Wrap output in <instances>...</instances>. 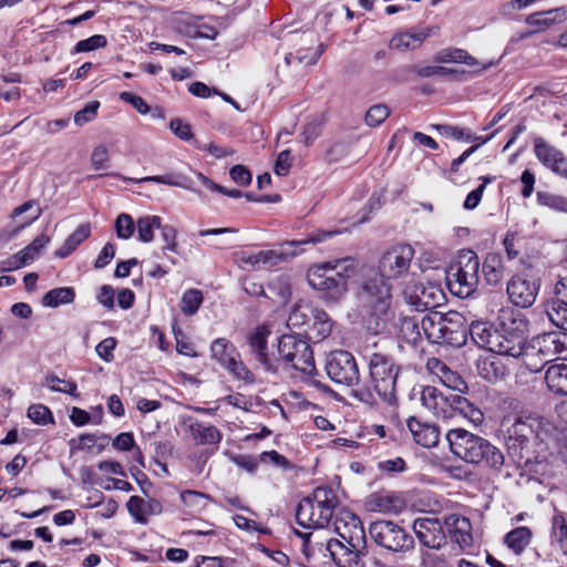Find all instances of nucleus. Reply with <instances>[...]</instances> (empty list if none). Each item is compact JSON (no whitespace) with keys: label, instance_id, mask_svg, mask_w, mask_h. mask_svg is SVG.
Segmentation results:
<instances>
[{"label":"nucleus","instance_id":"obj_34","mask_svg":"<svg viewBox=\"0 0 567 567\" xmlns=\"http://www.w3.org/2000/svg\"><path fill=\"white\" fill-rule=\"evenodd\" d=\"M312 312L313 311H311L309 306L306 303L295 305L291 308L288 318L286 319V328L289 329V333H293L295 331H302V333L306 334V329H303V327L308 323Z\"/></svg>","mask_w":567,"mask_h":567},{"label":"nucleus","instance_id":"obj_39","mask_svg":"<svg viewBox=\"0 0 567 567\" xmlns=\"http://www.w3.org/2000/svg\"><path fill=\"white\" fill-rule=\"evenodd\" d=\"M532 540V530L528 527H517L505 536L506 545L516 554L519 555L529 545Z\"/></svg>","mask_w":567,"mask_h":567},{"label":"nucleus","instance_id":"obj_15","mask_svg":"<svg viewBox=\"0 0 567 567\" xmlns=\"http://www.w3.org/2000/svg\"><path fill=\"white\" fill-rule=\"evenodd\" d=\"M404 300L416 311L431 310L439 307L445 299L443 290L433 284L411 281L403 291Z\"/></svg>","mask_w":567,"mask_h":567},{"label":"nucleus","instance_id":"obj_5","mask_svg":"<svg viewBox=\"0 0 567 567\" xmlns=\"http://www.w3.org/2000/svg\"><path fill=\"white\" fill-rule=\"evenodd\" d=\"M421 405L434 416L443 420L463 417L472 424L480 425L484 421L483 412L466 398L453 393L451 390L426 385L419 391Z\"/></svg>","mask_w":567,"mask_h":567},{"label":"nucleus","instance_id":"obj_13","mask_svg":"<svg viewBox=\"0 0 567 567\" xmlns=\"http://www.w3.org/2000/svg\"><path fill=\"white\" fill-rule=\"evenodd\" d=\"M329 378L339 384L352 386L359 383L360 374L353 355L344 350L330 353L326 364Z\"/></svg>","mask_w":567,"mask_h":567},{"label":"nucleus","instance_id":"obj_26","mask_svg":"<svg viewBox=\"0 0 567 567\" xmlns=\"http://www.w3.org/2000/svg\"><path fill=\"white\" fill-rule=\"evenodd\" d=\"M566 19L567 9L556 8L532 13L526 17L525 22L534 29L533 32H539L550 28L554 23L561 22Z\"/></svg>","mask_w":567,"mask_h":567},{"label":"nucleus","instance_id":"obj_45","mask_svg":"<svg viewBox=\"0 0 567 567\" xmlns=\"http://www.w3.org/2000/svg\"><path fill=\"white\" fill-rule=\"evenodd\" d=\"M203 293L198 289H188L182 297V311L185 315L193 316L197 312L203 303Z\"/></svg>","mask_w":567,"mask_h":567},{"label":"nucleus","instance_id":"obj_35","mask_svg":"<svg viewBox=\"0 0 567 567\" xmlns=\"http://www.w3.org/2000/svg\"><path fill=\"white\" fill-rule=\"evenodd\" d=\"M313 323L310 328V334H307L308 339H317L321 341L329 337L332 332L333 321L329 315L323 310H315L312 312Z\"/></svg>","mask_w":567,"mask_h":567},{"label":"nucleus","instance_id":"obj_38","mask_svg":"<svg viewBox=\"0 0 567 567\" xmlns=\"http://www.w3.org/2000/svg\"><path fill=\"white\" fill-rule=\"evenodd\" d=\"M470 332L472 340L480 347L492 351V339L496 334L497 330H493L486 322H473L467 328V333Z\"/></svg>","mask_w":567,"mask_h":567},{"label":"nucleus","instance_id":"obj_43","mask_svg":"<svg viewBox=\"0 0 567 567\" xmlns=\"http://www.w3.org/2000/svg\"><path fill=\"white\" fill-rule=\"evenodd\" d=\"M49 243L50 237L44 234H41L38 237H35L33 241L29 244L25 248L20 250L19 254L23 259L25 266L34 261Z\"/></svg>","mask_w":567,"mask_h":567},{"label":"nucleus","instance_id":"obj_59","mask_svg":"<svg viewBox=\"0 0 567 567\" xmlns=\"http://www.w3.org/2000/svg\"><path fill=\"white\" fill-rule=\"evenodd\" d=\"M369 504L372 511L389 513L393 509V497L389 495H372Z\"/></svg>","mask_w":567,"mask_h":567},{"label":"nucleus","instance_id":"obj_41","mask_svg":"<svg viewBox=\"0 0 567 567\" xmlns=\"http://www.w3.org/2000/svg\"><path fill=\"white\" fill-rule=\"evenodd\" d=\"M162 218L159 216H144L138 218L136 227L138 239L143 243H151L154 239V229H159Z\"/></svg>","mask_w":567,"mask_h":567},{"label":"nucleus","instance_id":"obj_28","mask_svg":"<svg viewBox=\"0 0 567 567\" xmlns=\"http://www.w3.org/2000/svg\"><path fill=\"white\" fill-rule=\"evenodd\" d=\"M547 389L555 395L567 396V364L550 365L544 375Z\"/></svg>","mask_w":567,"mask_h":567},{"label":"nucleus","instance_id":"obj_27","mask_svg":"<svg viewBox=\"0 0 567 567\" xmlns=\"http://www.w3.org/2000/svg\"><path fill=\"white\" fill-rule=\"evenodd\" d=\"M431 28H422L419 30H410L394 35L391 45L399 51L414 50L431 35Z\"/></svg>","mask_w":567,"mask_h":567},{"label":"nucleus","instance_id":"obj_49","mask_svg":"<svg viewBox=\"0 0 567 567\" xmlns=\"http://www.w3.org/2000/svg\"><path fill=\"white\" fill-rule=\"evenodd\" d=\"M28 416L37 424L45 425L54 423L50 409L43 404H32L28 409Z\"/></svg>","mask_w":567,"mask_h":567},{"label":"nucleus","instance_id":"obj_51","mask_svg":"<svg viewBox=\"0 0 567 567\" xmlns=\"http://www.w3.org/2000/svg\"><path fill=\"white\" fill-rule=\"evenodd\" d=\"M106 44H107V40H106L105 35L94 34L87 39L79 41L75 44L73 52L74 53L90 52V51L105 48Z\"/></svg>","mask_w":567,"mask_h":567},{"label":"nucleus","instance_id":"obj_24","mask_svg":"<svg viewBox=\"0 0 567 567\" xmlns=\"http://www.w3.org/2000/svg\"><path fill=\"white\" fill-rule=\"evenodd\" d=\"M444 524L452 542L456 543L461 548L472 545V525L468 518L458 514H451L445 518Z\"/></svg>","mask_w":567,"mask_h":567},{"label":"nucleus","instance_id":"obj_19","mask_svg":"<svg viewBox=\"0 0 567 567\" xmlns=\"http://www.w3.org/2000/svg\"><path fill=\"white\" fill-rule=\"evenodd\" d=\"M567 336L561 332H544L534 337L530 342L543 359L551 362L557 359H567Z\"/></svg>","mask_w":567,"mask_h":567},{"label":"nucleus","instance_id":"obj_2","mask_svg":"<svg viewBox=\"0 0 567 567\" xmlns=\"http://www.w3.org/2000/svg\"><path fill=\"white\" fill-rule=\"evenodd\" d=\"M333 530L340 539L329 538L326 549L339 567H364L367 538L360 518L348 509H340L333 520Z\"/></svg>","mask_w":567,"mask_h":567},{"label":"nucleus","instance_id":"obj_54","mask_svg":"<svg viewBox=\"0 0 567 567\" xmlns=\"http://www.w3.org/2000/svg\"><path fill=\"white\" fill-rule=\"evenodd\" d=\"M116 235L118 238L128 239L135 230L133 218L128 214H121L115 221Z\"/></svg>","mask_w":567,"mask_h":567},{"label":"nucleus","instance_id":"obj_16","mask_svg":"<svg viewBox=\"0 0 567 567\" xmlns=\"http://www.w3.org/2000/svg\"><path fill=\"white\" fill-rule=\"evenodd\" d=\"M540 288V282L534 276L517 274L507 282L509 300L517 307L528 308L534 305Z\"/></svg>","mask_w":567,"mask_h":567},{"label":"nucleus","instance_id":"obj_44","mask_svg":"<svg viewBox=\"0 0 567 567\" xmlns=\"http://www.w3.org/2000/svg\"><path fill=\"white\" fill-rule=\"evenodd\" d=\"M233 375L238 380H243L246 383H254L255 375L240 360V354L237 353L231 359H227V363L224 365Z\"/></svg>","mask_w":567,"mask_h":567},{"label":"nucleus","instance_id":"obj_55","mask_svg":"<svg viewBox=\"0 0 567 567\" xmlns=\"http://www.w3.org/2000/svg\"><path fill=\"white\" fill-rule=\"evenodd\" d=\"M100 107V102L92 101L87 103L82 110L78 111L74 114V123L78 126H83L86 123L93 121L97 115V110Z\"/></svg>","mask_w":567,"mask_h":567},{"label":"nucleus","instance_id":"obj_53","mask_svg":"<svg viewBox=\"0 0 567 567\" xmlns=\"http://www.w3.org/2000/svg\"><path fill=\"white\" fill-rule=\"evenodd\" d=\"M208 498V495L197 491H184L181 493V501L187 507L193 511H198L205 506L204 501Z\"/></svg>","mask_w":567,"mask_h":567},{"label":"nucleus","instance_id":"obj_33","mask_svg":"<svg viewBox=\"0 0 567 567\" xmlns=\"http://www.w3.org/2000/svg\"><path fill=\"white\" fill-rule=\"evenodd\" d=\"M91 235L90 224L80 225L64 241V244L55 250L58 258H66L70 256L86 238Z\"/></svg>","mask_w":567,"mask_h":567},{"label":"nucleus","instance_id":"obj_58","mask_svg":"<svg viewBox=\"0 0 567 567\" xmlns=\"http://www.w3.org/2000/svg\"><path fill=\"white\" fill-rule=\"evenodd\" d=\"M128 513L134 517L137 523L146 524L145 517V499L140 496H132L126 504Z\"/></svg>","mask_w":567,"mask_h":567},{"label":"nucleus","instance_id":"obj_8","mask_svg":"<svg viewBox=\"0 0 567 567\" xmlns=\"http://www.w3.org/2000/svg\"><path fill=\"white\" fill-rule=\"evenodd\" d=\"M308 340L307 334L302 331L286 332V363L289 362L298 373L291 375V378H299L305 388L319 386L320 383L312 379L317 370Z\"/></svg>","mask_w":567,"mask_h":567},{"label":"nucleus","instance_id":"obj_4","mask_svg":"<svg viewBox=\"0 0 567 567\" xmlns=\"http://www.w3.org/2000/svg\"><path fill=\"white\" fill-rule=\"evenodd\" d=\"M445 439L453 455L466 463L475 465L484 463L497 473H501L506 465L505 456L498 447L463 427L449 430Z\"/></svg>","mask_w":567,"mask_h":567},{"label":"nucleus","instance_id":"obj_22","mask_svg":"<svg viewBox=\"0 0 567 567\" xmlns=\"http://www.w3.org/2000/svg\"><path fill=\"white\" fill-rule=\"evenodd\" d=\"M536 157L551 171L567 177V158L556 147L549 145L543 137L534 140Z\"/></svg>","mask_w":567,"mask_h":567},{"label":"nucleus","instance_id":"obj_31","mask_svg":"<svg viewBox=\"0 0 567 567\" xmlns=\"http://www.w3.org/2000/svg\"><path fill=\"white\" fill-rule=\"evenodd\" d=\"M309 393L301 390L291 389L289 391V400H286L288 405V413L290 415H311V411L317 409V405L309 400Z\"/></svg>","mask_w":567,"mask_h":567},{"label":"nucleus","instance_id":"obj_57","mask_svg":"<svg viewBox=\"0 0 567 567\" xmlns=\"http://www.w3.org/2000/svg\"><path fill=\"white\" fill-rule=\"evenodd\" d=\"M110 153L104 145H97L91 154V166L94 171H102L109 167Z\"/></svg>","mask_w":567,"mask_h":567},{"label":"nucleus","instance_id":"obj_52","mask_svg":"<svg viewBox=\"0 0 567 567\" xmlns=\"http://www.w3.org/2000/svg\"><path fill=\"white\" fill-rule=\"evenodd\" d=\"M320 54L321 52L312 48L301 49L298 50L296 53H290L289 58L286 56V64H290L291 60H296L300 64L313 65L319 60Z\"/></svg>","mask_w":567,"mask_h":567},{"label":"nucleus","instance_id":"obj_46","mask_svg":"<svg viewBox=\"0 0 567 567\" xmlns=\"http://www.w3.org/2000/svg\"><path fill=\"white\" fill-rule=\"evenodd\" d=\"M47 384L54 392L68 393L74 398L80 396L78 385L75 382L61 380L59 377L54 374H50L47 377Z\"/></svg>","mask_w":567,"mask_h":567},{"label":"nucleus","instance_id":"obj_56","mask_svg":"<svg viewBox=\"0 0 567 567\" xmlns=\"http://www.w3.org/2000/svg\"><path fill=\"white\" fill-rule=\"evenodd\" d=\"M389 115L390 111L386 105H373L368 110L365 114V122L369 126H378L383 123Z\"/></svg>","mask_w":567,"mask_h":567},{"label":"nucleus","instance_id":"obj_63","mask_svg":"<svg viewBox=\"0 0 567 567\" xmlns=\"http://www.w3.org/2000/svg\"><path fill=\"white\" fill-rule=\"evenodd\" d=\"M120 99L124 102L130 103L138 113L147 114L150 112V106L145 102V100L138 95H135L130 92H122L120 94Z\"/></svg>","mask_w":567,"mask_h":567},{"label":"nucleus","instance_id":"obj_6","mask_svg":"<svg viewBox=\"0 0 567 567\" xmlns=\"http://www.w3.org/2000/svg\"><path fill=\"white\" fill-rule=\"evenodd\" d=\"M421 328L431 343L462 347L467 340L466 319L457 311H429L421 318Z\"/></svg>","mask_w":567,"mask_h":567},{"label":"nucleus","instance_id":"obj_18","mask_svg":"<svg viewBox=\"0 0 567 567\" xmlns=\"http://www.w3.org/2000/svg\"><path fill=\"white\" fill-rule=\"evenodd\" d=\"M546 315L554 326L567 332V275L555 282L546 303Z\"/></svg>","mask_w":567,"mask_h":567},{"label":"nucleus","instance_id":"obj_23","mask_svg":"<svg viewBox=\"0 0 567 567\" xmlns=\"http://www.w3.org/2000/svg\"><path fill=\"white\" fill-rule=\"evenodd\" d=\"M406 425L416 444L425 449H432L439 444L441 431L435 423L423 422L415 416H411L408 419Z\"/></svg>","mask_w":567,"mask_h":567},{"label":"nucleus","instance_id":"obj_9","mask_svg":"<svg viewBox=\"0 0 567 567\" xmlns=\"http://www.w3.org/2000/svg\"><path fill=\"white\" fill-rule=\"evenodd\" d=\"M480 258L473 250H462L447 272V285L460 298L471 297L480 284Z\"/></svg>","mask_w":567,"mask_h":567},{"label":"nucleus","instance_id":"obj_12","mask_svg":"<svg viewBox=\"0 0 567 567\" xmlns=\"http://www.w3.org/2000/svg\"><path fill=\"white\" fill-rule=\"evenodd\" d=\"M369 534L377 545L394 553L408 551L414 546L413 537L392 520L371 523Z\"/></svg>","mask_w":567,"mask_h":567},{"label":"nucleus","instance_id":"obj_64","mask_svg":"<svg viewBox=\"0 0 567 567\" xmlns=\"http://www.w3.org/2000/svg\"><path fill=\"white\" fill-rule=\"evenodd\" d=\"M229 559L217 556H197L195 558V567H228Z\"/></svg>","mask_w":567,"mask_h":567},{"label":"nucleus","instance_id":"obj_14","mask_svg":"<svg viewBox=\"0 0 567 567\" xmlns=\"http://www.w3.org/2000/svg\"><path fill=\"white\" fill-rule=\"evenodd\" d=\"M271 331L267 324H262L258 327L248 337V344L251 353L257 358V360L266 368L268 371H278L282 355L280 344L284 339V336L277 337V350L268 351L267 338L270 336Z\"/></svg>","mask_w":567,"mask_h":567},{"label":"nucleus","instance_id":"obj_10","mask_svg":"<svg viewBox=\"0 0 567 567\" xmlns=\"http://www.w3.org/2000/svg\"><path fill=\"white\" fill-rule=\"evenodd\" d=\"M369 372L371 384L380 399L389 405L395 404L400 368L393 359L381 353H372L369 358Z\"/></svg>","mask_w":567,"mask_h":567},{"label":"nucleus","instance_id":"obj_47","mask_svg":"<svg viewBox=\"0 0 567 567\" xmlns=\"http://www.w3.org/2000/svg\"><path fill=\"white\" fill-rule=\"evenodd\" d=\"M161 238L165 243L162 248L164 255L167 252H178V244H177V229L173 225H161Z\"/></svg>","mask_w":567,"mask_h":567},{"label":"nucleus","instance_id":"obj_21","mask_svg":"<svg viewBox=\"0 0 567 567\" xmlns=\"http://www.w3.org/2000/svg\"><path fill=\"white\" fill-rule=\"evenodd\" d=\"M413 530L420 543L429 548H440L445 544V532L436 518H417L414 520Z\"/></svg>","mask_w":567,"mask_h":567},{"label":"nucleus","instance_id":"obj_42","mask_svg":"<svg viewBox=\"0 0 567 567\" xmlns=\"http://www.w3.org/2000/svg\"><path fill=\"white\" fill-rule=\"evenodd\" d=\"M212 357L217 360L223 367L227 363V359L235 357L238 351L225 338L216 339L210 346Z\"/></svg>","mask_w":567,"mask_h":567},{"label":"nucleus","instance_id":"obj_62","mask_svg":"<svg viewBox=\"0 0 567 567\" xmlns=\"http://www.w3.org/2000/svg\"><path fill=\"white\" fill-rule=\"evenodd\" d=\"M229 175L231 179L239 186H247L251 183L252 176L248 168L244 165H235L230 168Z\"/></svg>","mask_w":567,"mask_h":567},{"label":"nucleus","instance_id":"obj_32","mask_svg":"<svg viewBox=\"0 0 567 567\" xmlns=\"http://www.w3.org/2000/svg\"><path fill=\"white\" fill-rule=\"evenodd\" d=\"M476 370L480 377L492 383L502 380L505 374L503 364L495 355L480 358Z\"/></svg>","mask_w":567,"mask_h":567},{"label":"nucleus","instance_id":"obj_20","mask_svg":"<svg viewBox=\"0 0 567 567\" xmlns=\"http://www.w3.org/2000/svg\"><path fill=\"white\" fill-rule=\"evenodd\" d=\"M234 260L244 270L261 268L270 270L284 261V254L274 250H261L251 254L243 250L234 255Z\"/></svg>","mask_w":567,"mask_h":567},{"label":"nucleus","instance_id":"obj_11","mask_svg":"<svg viewBox=\"0 0 567 567\" xmlns=\"http://www.w3.org/2000/svg\"><path fill=\"white\" fill-rule=\"evenodd\" d=\"M538 424V421L534 417L517 416L514 420L509 417L503 420L502 426L505 427L506 432L505 441L508 456L514 463L519 465L524 458H526V463L529 461L526 453L529 440Z\"/></svg>","mask_w":567,"mask_h":567},{"label":"nucleus","instance_id":"obj_60","mask_svg":"<svg viewBox=\"0 0 567 567\" xmlns=\"http://www.w3.org/2000/svg\"><path fill=\"white\" fill-rule=\"evenodd\" d=\"M116 347V340L113 337L105 338L95 348L97 355L105 362L113 360V350Z\"/></svg>","mask_w":567,"mask_h":567},{"label":"nucleus","instance_id":"obj_30","mask_svg":"<svg viewBox=\"0 0 567 567\" xmlns=\"http://www.w3.org/2000/svg\"><path fill=\"white\" fill-rule=\"evenodd\" d=\"M312 537V533H301L295 528H292L288 535V538L291 543H299L300 549L307 557L315 555L316 550L321 553L324 557L327 556V554L329 555V551L326 549L327 542L323 543L318 539L313 542L311 539Z\"/></svg>","mask_w":567,"mask_h":567},{"label":"nucleus","instance_id":"obj_17","mask_svg":"<svg viewBox=\"0 0 567 567\" xmlns=\"http://www.w3.org/2000/svg\"><path fill=\"white\" fill-rule=\"evenodd\" d=\"M512 324L515 327L511 328L506 323H502V328L497 330L494 339H492L491 352L518 359L522 349H524L525 337L519 324H516V320H513Z\"/></svg>","mask_w":567,"mask_h":567},{"label":"nucleus","instance_id":"obj_3","mask_svg":"<svg viewBox=\"0 0 567 567\" xmlns=\"http://www.w3.org/2000/svg\"><path fill=\"white\" fill-rule=\"evenodd\" d=\"M372 268L353 257L336 258L311 266L307 280L326 300L339 301L348 291V281L354 276L367 277Z\"/></svg>","mask_w":567,"mask_h":567},{"label":"nucleus","instance_id":"obj_37","mask_svg":"<svg viewBox=\"0 0 567 567\" xmlns=\"http://www.w3.org/2000/svg\"><path fill=\"white\" fill-rule=\"evenodd\" d=\"M399 329L402 338L412 344L419 343L424 337L421 328V318L416 316L402 318Z\"/></svg>","mask_w":567,"mask_h":567},{"label":"nucleus","instance_id":"obj_25","mask_svg":"<svg viewBox=\"0 0 567 567\" xmlns=\"http://www.w3.org/2000/svg\"><path fill=\"white\" fill-rule=\"evenodd\" d=\"M187 431L192 440L199 445H218L223 439L221 432L212 424H205L197 420H189Z\"/></svg>","mask_w":567,"mask_h":567},{"label":"nucleus","instance_id":"obj_48","mask_svg":"<svg viewBox=\"0 0 567 567\" xmlns=\"http://www.w3.org/2000/svg\"><path fill=\"white\" fill-rule=\"evenodd\" d=\"M553 537L560 551L567 555V524L560 516H555L553 519Z\"/></svg>","mask_w":567,"mask_h":567},{"label":"nucleus","instance_id":"obj_29","mask_svg":"<svg viewBox=\"0 0 567 567\" xmlns=\"http://www.w3.org/2000/svg\"><path fill=\"white\" fill-rule=\"evenodd\" d=\"M504 272L503 257L497 252H488L482 265L484 280L491 286H496L503 280Z\"/></svg>","mask_w":567,"mask_h":567},{"label":"nucleus","instance_id":"obj_7","mask_svg":"<svg viewBox=\"0 0 567 567\" xmlns=\"http://www.w3.org/2000/svg\"><path fill=\"white\" fill-rule=\"evenodd\" d=\"M339 506L337 493L330 487H317L311 496L297 506V523L305 528H324Z\"/></svg>","mask_w":567,"mask_h":567},{"label":"nucleus","instance_id":"obj_40","mask_svg":"<svg viewBox=\"0 0 567 567\" xmlns=\"http://www.w3.org/2000/svg\"><path fill=\"white\" fill-rule=\"evenodd\" d=\"M75 292L71 287L54 288L43 296L42 303L45 307L55 308L60 305L73 302Z\"/></svg>","mask_w":567,"mask_h":567},{"label":"nucleus","instance_id":"obj_36","mask_svg":"<svg viewBox=\"0 0 567 567\" xmlns=\"http://www.w3.org/2000/svg\"><path fill=\"white\" fill-rule=\"evenodd\" d=\"M519 359L522 360V369L529 371L532 374L539 373L545 364L549 363L547 359H543L539 355L536 348H534L533 343L529 342L527 346L524 344V349H522V354H519Z\"/></svg>","mask_w":567,"mask_h":567},{"label":"nucleus","instance_id":"obj_50","mask_svg":"<svg viewBox=\"0 0 567 567\" xmlns=\"http://www.w3.org/2000/svg\"><path fill=\"white\" fill-rule=\"evenodd\" d=\"M538 202L540 205L550 209L567 214V197L556 194L540 193L538 194Z\"/></svg>","mask_w":567,"mask_h":567},{"label":"nucleus","instance_id":"obj_61","mask_svg":"<svg viewBox=\"0 0 567 567\" xmlns=\"http://www.w3.org/2000/svg\"><path fill=\"white\" fill-rule=\"evenodd\" d=\"M154 453H155V462L163 467L165 472H167L166 465L162 463V460H165L168 455L172 454L173 445L169 441H156L153 443Z\"/></svg>","mask_w":567,"mask_h":567},{"label":"nucleus","instance_id":"obj_1","mask_svg":"<svg viewBox=\"0 0 567 567\" xmlns=\"http://www.w3.org/2000/svg\"><path fill=\"white\" fill-rule=\"evenodd\" d=\"M414 258V249L408 244H398L386 249L379 259L378 275L361 282L360 300L382 319L386 316L391 301V286L386 279H398L405 275Z\"/></svg>","mask_w":567,"mask_h":567}]
</instances>
